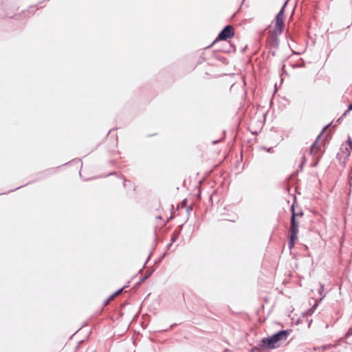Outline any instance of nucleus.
Here are the masks:
<instances>
[{
	"mask_svg": "<svg viewBox=\"0 0 352 352\" xmlns=\"http://www.w3.org/2000/svg\"><path fill=\"white\" fill-rule=\"evenodd\" d=\"M290 330H282L278 333L263 338L261 340V346L266 349H274L280 346V342H285L287 339Z\"/></svg>",
	"mask_w": 352,
	"mask_h": 352,
	"instance_id": "f257e3e1",
	"label": "nucleus"
},
{
	"mask_svg": "<svg viewBox=\"0 0 352 352\" xmlns=\"http://www.w3.org/2000/svg\"><path fill=\"white\" fill-rule=\"evenodd\" d=\"M292 210V217L290 220V228H289V234L290 239L288 243V246L289 249L293 248L294 246L295 241L297 239V234L298 232V224L296 221V214L295 212L294 206L292 205L291 207Z\"/></svg>",
	"mask_w": 352,
	"mask_h": 352,
	"instance_id": "f03ea898",
	"label": "nucleus"
},
{
	"mask_svg": "<svg viewBox=\"0 0 352 352\" xmlns=\"http://www.w3.org/2000/svg\"><path fill=\"white\" fill-rule=\"evenodd\" d=\"M351 150H352V139L349 137L347 140V144L342 145L340 152L337 155V157L341 164L344 165L346 164V160L350 156Z\"/></svg>",
	"mask_w": 352,
	"mask_h": 352,
	"instance_id": "7ed1b4c3",
	"label": "nucleus"
},
{
	"mask_svg": "<svg viewBox=\"0 0 352 352\" xmlns=\"http://www.w3.org/2000/svg\"><path fill=\"white\" fill-rule=\"evenodd\" d=\"M287 2L286 1L280 10L278 12V13L276 14L275 18V25L273 30V34L276 36L280 35L283 30L284 28V17H283V13L285 10V8L287 5Z\"/></svg>",
	"mask_w": 352,
	"mask_h": 352,
	"instance_id": "20e7f679",
	"label": "nucleus"
},
{
	"mask_svg": "<svg viewBox=\"0 0 352 352\" xmlns=\"http://www.w3.org/2000/svg\"><path fill=\"white\" fill-rule=\"evenodd\" d=\"M234 36V28L231 25L226 26L223 30L219 33L217 39L227 40Z\"/></svg>",
	"mask_w": 352,
	"mask_h": 352,
	"instance_id": "39448f33",
	"label": "nucleus"
},
{
	"mask_svg": "<svg viewBox=\"0 0 352 352\" xmlns=\"http://www.w3.org/2000/svg\"><path fill=\"white\" fill-rule=\"evenodd\" d=\"M319 138H320V135L318 136L317 139L315 140V142L313 143V144L311 145V146L310 148V153L311 155L316 154L318 152V151L320 150V147L318 145Z\"/></svg>",
	"mask_w": 352,
	"mask_h": 352,
	"instance_id": "423d86ee",
	"label": "nucleus"
},
{
	"mask_svg": "<svg viewBox=\"0 0 352 352\" xmlns=\"http://www.w3.org/2000/svg\"><path fill=\"white\" fill-rule=\"evenodd\" d=\"M352 110V103H349V105H348V109L346 111H345V112L342 114V116H345L346 115V113L349 111Z\"/></svg>",
	"mask_w": 352,
	"mask_h": 352,
	"instance_id": "0eeeda50",
	"label": "nucleus"
},
{
	"mask_svg": "<svg viewBox=\"0 0 352 352\" xmlns=\"http://www.w3.org/2000/svg\"><path fill=\"white\" fill-rule=\"evenodd\" d=\"M123 289H124V288H121V289H118L117 292H116L115 293H113V294H114V295H115V296H117V295L120 294L122 292Z\"/></svg>",
	"mask_w": 352,
	"mask_h": 352,
	"instance_id": "6e6552de",
	"label": "nucleus"
},
{
	"mask_svg": "<svg viewBox=\"0 0 352 352\" xmlns=\"http://www.w3.org/2000/svg\"><path fill=\"white\" fill-rule=\"evenodd\" d=\"M324 290V285H320V295L322 296V291Z\"/></svg>",
	"mask_w": 352,
	"mask_h": 352,
	"instance_id": "1a4fd4ad",
	"label": "nucleus"
},
{
	"mask_svg": "<svg viewBox=\"0 0 352 352\" xmlns=\"http://www.w3.org/2000/svg\"><path fill=\"white\" fill-rule=\"evenodd\" d=\"M116 296L114 295V294H113L112 295H111L108 299V301L112 300Z\"/></svg>",
	"mask_w": 352,
	"mask_h": 352,
	"instance_id": "9d476101",
	"label": "nucleus"
},
{
	"mask_svg": "<svg viewBox=\"0 0 352 352\" xmlns=\"http://www.w3.org/2000/svg\"><path fill=\"white\" fill-rule=\"evenodd\" d=\"M116 296L114 295V294H113L112 295H111L108 299V301L112 300Z\"/></svg>",
	"mask_w": 352,
	"mask_h": 352,
	"instance_id": "9b49d317",
	"label": "nucleus"
},
{
	"mask_svg": "<svg viewBox=\"0 0 352 352\" xmlns=\"http://www.w3.org/2000/svg\"><path fill=\"white\" fill-rule=\"evenodd\" d=\"M350 330H351V329H349V331L346 333V336H349Z\"/></svg>",
	"mask_w": 352,
	"mask_h": 352,
	"instance_id": "f8f14e48",
	"label": "nucleus"
},
{
	"mask_svg": "<svg viewBox=\"0 0 352 352\" xmlns=\"http://www.w3.org/2000/svg\"><path fill=\"white\" fill-rule=\"evenodd\" d=\"M342 117L339 118V119L338 120V122L340 121L341 120Z\"/></svg>",
	"mask_w": 352,
	"mask_h": 352,
	"instance_id": "ddd939ff",
	"label": "nucleus"
},
{
	"mask_svg": "<svg viewBox=\"0 0 352 352\" xmlns=\"http://www.w3.org/2000/svg\"><path fill=\"white\" fill-rule=\"evenodd\" d=\"M324 296H325V295L322 296V297H321V298H320V299H322V298H324Z\"/></svg>",
	"mask_w": 352,
	"mask_h": 352,
	"instance_id": "4468645a",
	"label": "nucleus"
}]
</instances>
